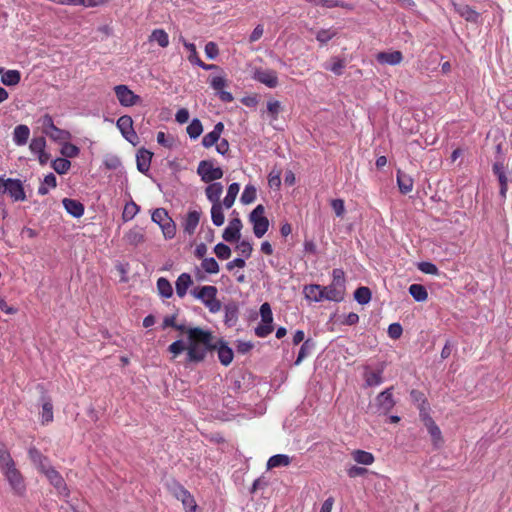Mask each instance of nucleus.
<instances>
[{
    "label": "nucleus",
    "instance_id": "nucleus-1",
    "mask_svg": "<svg viewBox=\"0 0 512 512\" xmlns=\"http://www.w3.org/2000/svg\"><path fill=\"white\" fill-rule=\"evenodd\" d=\"M188 345L186 354V364H198L203 362L208 352L215 350L213 334L209 330L201 327L188 329Z\"/></svg>",
    "mask_w": 512,
    "mask_h": 512
},
{
    "label": "nucleus",
    "instance_id": "nucleus-2",
    "mask_svg": "<svg viewBox=\"0 0 512 512\" xmlns=\"http://www.w3.org/2000/svg\"><path fill=\"white\" fill-rule=\"evenodd\" d=\"M166 489L177 500L182 502L186 512H197V504L193 495L176 479H168L165 483Z\"/></svg>",
    "mask_w": 512,
    "mask_h": 512
},
{
    "label": "nucleus",
    "instance_id": "nucleus-3",
    "mask_svg": "<svg viewBox=\"0 0 512 512\" xmlns=\"http://www.w3.org/2000/svg\"><path fill=\"white\" fill-rule=\"evenodd\" d=\"M152 221L158 224L161 229L164 237L166 239H172L176 234V225L172 218L169 216L168 212L164 208H157L152 213Z\"/></svg>",
    "mask_w": 512,
    "mask_h": 512
},
{
    "label": "nucleus",
    "instance_id": "nucleus-4",
    "mask_svg": "<svg viewBox=\"0 0 512 512\" xmlns=\"http://www.w3.org/2000/svg\"><path fill=\"white\" fill-rule=\"evenodd\" d=\"M264 213L265 207L259 204L249 214V221L253 225V233L257 238L263 237L269 229V220Z\"/></svg>",
    "mask_w": 512,
    "mask_h": 512
},
{
    "label": "nucleus",
    "instance_id": "nucleus-5",
    "mask_svg": "<svg viewBox=\"0 0 512 512\" xmlns=\"http://www.w3.org/2000/svg\"><path fill=\"white\" fill-rule=\"evenodd\" d=\"M0 193L8 194L14 201H24L25 191L21 180L0 177Z\"/></svg>",
    "mask_w": 512,
    "mask_h": 512
},
{
    "label": "nucleus",
    "instance_id": "nucleus-6",
    "mask_svg": "<svg viewBox=\"0 0 512 512\" xmlns=\"http://www.w3.org/2000/svg\"><path fill=\"white\" fill-rule=\"evenodd\" d=\"M197 173L205 183H212L223 177V170L220 167H214L212 160L200 161Z\"/></svg>",
    "mask_w": 512,
    "mask_h": 512
},
{
    "label": "nucleus",
    "instance_id": "nucleus-7",
    "mask_svg": "<svg viewBox=\"0 0 512 512\" xmlns=\"http://www.w3.org/2000/svg\"><path fill=\"white\" fill-rule=\"evenodd\" d=\"M6 480L8 481L13 494L16 496H23L26 492V484L23 475L16 468V465L9 470L3 472Z\"/></svg>",
    "mask_w": 512,
    "mask_h": 512
},
{
    "label": "nucleus",
    "instance_id": "nucleus-8",
    "mask_svg": "<svg viewBox=\"0 0 512 512\" xmlns=\"http://www.w3.org/2000/svg\"><path fill=\"white\" fill-rule=\"evenodd\" d=\"M393 389V386L386 388L376 396L374 405L376 409L375 413L387 415L393 409L396 404L393 398Z\"/></svg>",
    "mask_w": 512,
    "mask_h": 512
},
{
    "label": "nucleus",
    "instance_id": "nucleus-9",
    "mask_svg": "<svg viewBox=\"0 0 512 512\" xmlns=\"http://www.w3.org/2000/svg\"><path fill=\"white\" fill-rule=\"evenodd\" d=\"M260 315L263 324L258 325L255 328V334L258 337H266L273 331V315L271 306L268 302H265L260 307Z\"/></svg>",
    "mask_w": 512,
    "mask_h": 512
},
{
    "label": "nucleus",
    "instance_id": "nucleus-10",
    "mask_svg": "<svg viewBox=\"0 0 512 512\" xmlns=\"http://www.w3.org/2000/svg\"><path fill=\"white\" fill-rule=\"evenodd\" d=\"M243 224L240 218L236 217L230 220L228 226L224 229L222 238L229 243L238 242L241 238Z\"/></svg>",
    "mask_w": 512,
    "mask_h": 512
},
{
    "label": "nucleus",
    "instance_id": "nucleus-11",
    "mask_svg": "<svg viewBox=\"0 0 512 512\" xmlns=\"http://www.w3.org/2000/svg\"><path fill=\"white\" fill-rule=\"evenodd\" d=\"M385 364L381 363L376 370H372L369 365L364 366L363 378L366 387L378 386L383 382V372Z\"/></svg>",
    "mask_w": 512,
    "mask_h": 512
},
{
    "label": "nucleus",
    "instance_id": "nucleus-12",
    "mask_svg": "<svg viewBox=\"0 0 512 512\" xmlns=\"http://www.w3.org/2000/svg\"><path fill=\"white\" fill-rule=\"evenodd\" d=\"M209 84L221 101L230 103L234 100L233 95L230 92L223 90L227 85V80L223 76H213L210 79Z\"/></svg>",
    "mask_w": 512,
    "mask_h": 512
},
{
    "label": "nucleus",
    "instance_id": "nucleus-13",
    "mask_svg": "<svg viewBox=\"0 0 512 512\" xmlns=\"http://www.w3.org/2000/svg\"><path fill=\"white\" fill-rule=\"evenodd\" d=\"M253 79L269 88H275L278 85L277 73L271 69H255Z\"/></svg>",
    "mask_w": 512,
    "mask_h": 512
},
{
    "label": "nucleus",
    "instance_id": "nucleus-14",
    "mask_svg": "<svg viewBox=\"0 0 512 512\" xmlns=\"http://www.w3.org/2000/svg\"><path fill=\"white\" fill-rule=\"evenodd\" d=\"M492 171L497 176L500 185L499 194L501 198L505 199L508 190V179L505 173L503 160L497 159L493 164Z\"/></svg>",
    "mask_w": 512,
    "mask_h": 512
},
{
    "label": "nucleus",
    "instance_id": "nucleus-15",
    "mask_svg": "<svg viewBox=\"0 0 512 512\" xmlns=\"http://www.w3.org/2000/svg\"><path fill=\"white\" fill-rule=\"evenodd\" d=\"M114 91L117 99L123 106H132L140 99V97L134 94L126 85H117Z\"/></svg>",
    "mask_w": 512,
    "mask_h": 512
},
{
    "label": "nucleus",
    "instance_id": "nucleus-16",
    "mask_svg": "<svg viewBox=\"0 0 512 512\" xmlns=\"http://www.w3.org/2000/svg\"><path fill=\"white\" fill-rule=\"evenodd\" d=\"M215 350L218 353L219 361L222 365L228 366L233 361L234 353L233 350L228 346L227 342L223 339L215 341Z\"/></svg>",
    "mask_w": 512,
    "mask_h": 512
},
{
    "label": "nucleus",
    "instance_id": "nucleus-17",
    "mask_svg": "<svg viewBox=\"0 0 512 512\" xmlns=\"http://www.w3.org/2000/svg\"><path fill=\"white\" fill-rule=\"evenodd\" d=\"M44 475L47 477L50 484L54 486L59 493H65L66 495L68 494V489L65 480L63 479L61 474L57 470H55L54 467L47 468Z\"/></svg>",
    "mask_w": 512,
    "mask_h": 512
},
{
    "label": "nucleus",
    "instance_id": "nucleus-18",
    "mask_svg": "<svg viewBox=\"0 0 512 512\" xmlns=\"http://www.w3.org/2000/svg\"><path fill=\"white\" fill-rule=\"evenodd\" d=\"M452 6L462 18L471 23H478L480 13L467 4L452 2Z\"/></svg>",
    "mask_w": 512,
    "mask_h": 512
},
{
    "label": "nucleus",
    "instance_id": "nucleus-19",
    "mask_svg": "<svg viewBox=\"0 0 512 512\" xmlns=\"http://www.w3.org/2000/svg\"><path fill=\"white\" fill-rule=\"evenodd\" d=\"M29 458L33 462V464L37 467V469L41 473H45L47 468H51L52 466L49 463V460L46 456H44L37 448L32 447L28 451Z\"/></svg>",
    "mask_w": 512,
    "mask_h": 512
},
{
    "label": "nucleus",
    "instance_id": "nucleus-20",
    "mask_svg": "<svg viewBox=\"0 0 512 512\" xmlns=\"http://www.w3.org/2000/svg\"><path fill=\"white\" fill-rule=\"evenodd\" d=\"M152 156L153 153L145 148H141L138 150L136 154V163L139 172L147 174V172L150 169Z\"/></svg>",
    "mask_w": 512,
    "mask_h": 512
},
{
    "label": "nucleus",
    "instance_id": "nucleus-21",
    "mask_svg": "<svg viewBox=\"0 0 512 512\" xmlns=\"http://www.w3.org/2000/svg\"><path fill=\"white\" fill-rule=\"evenodd\" d=\"M421 412L423 410L421 409ZM421 418L435 444L442 441L441 430L428 413H421Z\"/></svg>",
    "mask_w": 512,
    "mask_h": 512
},
{
    "label": "nucleus",
    "instance_id": "nucleus-22",
    "mask_svg": "<svg viewBox=\"0 0 512 512\" xmlns=\"http://www.w3.org/2000/svg\"><path fill=\"white\" fill-rule=\"evenodd\" d=\"M322 300L341 302L344 299L345 292L341 289L330 284L328 286H321Z\"/></svg>",
    "mask_w": 512,
    "mask_h": 512
},
{
    "label": "nucleus",
    "instance_id": "nucleus-23",
    "mask_svg": "<svg viewBox=\"0 0 512 512\" xmlns=\"http://www.w3.org/2000/svg\"><path fill=\"white\" fill-rule=\"evenodd\" d=\"M38 388L41 389V401H42V422L48 423L53 420V405L51 398L48 397L44 391V387L42 385H38Z\"/></svg>",
    "mask_w": 512,
    "mask_h": 512
},
{
    "label": "nucleus",
    "instance_id": "nucleus-24",
    "mask_svg": "<svg viewBox=\"0 0 512 512\" xmlns=\"http://www.w3.org/2000/svg\"><path fill=\"white\" fill-rule=\"evenodd\" d=\"M224 323L228 327L236 325L239 316V307L236 302H230L224 306Z\"/></svg>",
    "mask_w": 512,
    "mask_h": 512
},
{
    "label": "nucleus",
    "instance_id": "nucleus-25",
    "mask_svg": "<svg viewBox=\"0 0 512 512\" xmlns=\"http://www.w3.org/2000/svg\"><path fill=\"white\" fill-rule=\"evenodd\" d=\"M63 206L68 214L75 218H80L84 214V205L75 199L64 198Z\"/></svg>",
    "mask_w": 512,
    "mask_h": 512
},
{
    "label": "nucleus",
    "instance_id": "nucleus-26",
    "mask_svg": "<svg viewBox=\"0 0 512 512\" xmlns=\"http://www.w3.org/2000/svg\"><path fill=\"white\" fill-rule=\"evenodd\" d=\"M223 192V185L220 182H212L205 188L207 199L213 204H222L220 197Z\"/></svg>",
    "mask_w": 512,
    "mask_h": 512
},
{
    "label": "nucleus",
    "instance_id": "nucleus-27",
    "mask_svg": "<svg viewBox=\"0 0 512 512\" xmlns=\"http://www.w3.org/2000/svg\"><path fill=\"white\" fill-rule=\"evenodd\" d=\"M217 292L218 290L215 286L207 285L193 289L191 294L205 304V301L216 296Z\"/></svg>",
    "mask_w": 512,
    "mask_h": 512
},
{
    "label": "nucleus",
    "instance_id": "nucleus-28",
    "mask_svg": "<svg viewBox=\"0 0 512 512\" xmlns=\"http://www.w3.org/2000/svg\"><path fill=\"white\" fill-rule=\"evenodd\" d=\"M200 216L201 213L199 211L193 210L188 212L183 223L184 231L186 233L192 235L195 232L200 221Z\"/></svg>",
    "mask_w": 512,
    "mask_h": 512
},
{
    "label": "nucleus",
    "instance_id": "nucleus-29",
    "mask_svg": "<svg viewBox=\"0 0 512 512\" xmlns=\"http://www.w3.org/2000/svg\"><path fill=\"white\" fill-rule=\"evenodd\" d=\"M124 240L127 244L132 246H138L145 241V236L142 228L134 227L130 229L124 236Z\"/></svg>",
    "mask_w": 512,
    "mask_h": 512
},
{
    "label": "nucleus",
    "instance_id": "nucleus-30",
    "mask_svg": "<svg viewBox=\"0 0 512 512\" xmlns=\"http://www.w3.org/2000/svg\"><path fill=\"white\" fill-rule=\"evenodd\" d=\"M377 60L382 64L397 65L403 60V55L400 51L380 52Z\"/></svg>",
    "mask_w": 512,
    "mask_h": 512
},
{
    "label": "nucleus",
    "instance_id": "nucleus-31",
    "mask_svg": "<svg viewBox=\"0 0 512 512\" xmlns=\"http://www.w3.org/2000/svg\"><path fill=\"white\" fill-rule=\"evenodd\" d=\"M1 82L6 86H15L21 80V74L18 70H7L0 67Z\"/></svg>",
    "mask_w": 512,
    "mask_h": 512
},
{
    "label": "nucleus",
    "instance_id": "nucleus-32",
    "mask_svg": "<svg viewBox=\"0 0 512 512\" xmlns=\"http://www.w3.org/2000/svg\"><path fill=\"white\" fill-rule=\"evenodd\" d=\"M192 284V279L190 274L188 273H182L178 276L176 280V293L180 298H183L190 285Z\"/></svg>",
    "mask_w": 512,
    "mask_h": 512
},
{
    "label": "nucleus",
    "instance_id": "nucleus-33",
    "mask_svg": "<svg viewBox=\"0 0 512 512\" xmlns=\"http://www.w3.org/2000/svg\"><path fill=\"white\" fill-rule=\"evenodd\" d=\"M397 184L402 194H408L413 189V179L400 170L397 171Z\"/></svg>",
    "mask_w": 512,
    "mask_h": 512
},
{
    "label": "nucleus",
    "instance_id": "nucleus-34",
    "mask_svg": "<svg viewBox=\"0 0 512 512\" xmlns=\"http://www.w3.org/2000/svg\"><path fill=\"white\" fill-rule=\"evenodd\" d=\"M14 466L15 462L11 457L9 451L6 449L5 445L2 442H0V469L2 473Z\"/></svg>",
    "mask_w": 512,
    "mask_h": 512
},
{
    "label": "nucleus",
    "instance_id": "nucleus-35",
    "mask_svg": "<svg viewBox=\"0 0 512 512\" xmlns=\"http://www.w3.org/2000/svg\"><path fill=\"white\" fill-rule=\"evenodd\" d=\"M345 66V60L336 56L331 58L330 63H325L323 65L325 70L331 71L337 76L343 74V69L345 68Z\"/></svg>",
    "mask_w": 512,
    "mask_h": 512
},
{
    "label": "nucleus",
    "instance_id": "nucleus-36",
    "mask_svg": "<svg viewBox=\"0 0 512 512\" xmlns=\"http://www.w3.org/2000/svg\"><path fill=\"white\" fill-rule=\"evenodd\" d=\"M291 463V458L285 454H276L269 458L267 468L285 467Z\"/></svg>",
    "mask_w": 512,
    "mask_h": 512
},
{
    "label": "nucleus",
    "instance_id": "nucleus-37",
    "mask_svg": "<svg viewBox=\"0 0 512 512\" xmlns=\"http://www.w3.org/2000/svg\"><path fill=\"white\" fill-rule=\"evenodd\" d=\"M149 41L157 42L160 47L165 48L169 45V36L165 30L155 29L152 31Z\"/></svg>",
    "mask_w": 512,
    "mask_h": 512
},
{
    "label": "nucleus",
    "instance_id": "nucleus-38",
    "mask_svg": "<svg viewBox=\"0 0 512 512\" xmlns=\"http://www.w3.org/2000/svg\"><path fill=\"white\" fill-rule=\"evenodd\" d=\"M305 297L311 301L320 302L322 301L321 285L310 284L304 287Z\"/></svg>",
    "mask_w": 512,
    "mask_h": 512
},
{
    "label": "nucleus",
    "instance_id": "nucleus-39",
    "mask_svg": "<svg viewBox=\"0 0 512 512\" xmlns=\"http://www.w3.org/2000/svg\"><path fill=\"white\" fill-rule=\"evenodd\" d=\"M239 189H240V186L238 183H232L229 185L227 194L222 202V205L225 208L229 209L233 206L235 199L238 195Z\"/></svg>",
    "mask_w": 512,
    "mask_h": 512
},
{
    "label": "nucleus",
    "instance_id": "nucleus-40",
    "mask_svg": "<svg viewBox=\"0 0 512 512\" xmlns=\"http://www.w3.org/2000/svg\"><path fill=\"white\" fill-rule=\"evenodd\" d=\"M409 293L417 302H423L428 298L426 288L421 284H412L409 287Z\"/></svg>",
    "mask_w": 512,
    "mask_h": 512
},
{
    "label": "nucleus",
    "instance_id": "nucleus-41",
    "mask_svg": "<svg viewBox=\"0 0 512 512\" xmlns=\"http://www.w3.org/2000/svg\"><path fill=\"white\" fill-rule=\"evenodd\" d=\"M315 342L312 339H306L300 347L295 365H299L304 358H306L310 352L314 349Z\"/></svg>",
    "mask_w": 512,
    "mask_h": 512
},
{
    "label": "nucleus",
    "instance_id": "nucleus-42",
    "mask_svg": "<svg viewBox=\"0 0 512 512\" xmlns=\"http://www.w3.org/2000/svg\"><path fill=\"white\" fill-rule=\"evenodd\" d=\"M371 290L368 287H358L354 292V299L361 305H365L371 300Z\"/></svg>",
    "mask_w": 512,
    "mask_h": 512
},
{
    "label": "nucleus",
    "instance_id": "nucleus-43",
    "mask_svg": "<svg viewBox=\"0 0 512 512\" xmlns=\"http://www.w3.org/2000/svg\"><path fill=\"white\" fill-rule=\"evenodd\" d=\"M211 218L215 226H222L224 224V213L222 204H213L211 207Z\"/></svg>",
    "mask_w": 512,
    "mask_h": 512
},
{
    "label": "nucleus",
    "instance_id": "nucleus-44",
    "mask_svg": "<svg viewBox=\"0 0 512 512\" xmlns=\"http://www.w3.org/2000/svg\"><path fill=\"white\" fill-rule=\"evenodd\" d=\"M353 459L363 465H370L374 462V456L372 453L364 451V450H355L352 453Z\"/></svg>",
    "mask_w": 512,
    "mask_h": 512
},
{
    "label": "nucleus",
    "instance_id": "nucleus-45",
    "mask_svg": "<svg viewBox=\"0 0 512 512\" xmlns=\"http://www.w3.org/2000/svg\"><path fill=\"white\" fill-rule=\"evenodd\" d=\"M157 289L162 297L170 298L173 295V288L170 282L164 277H160L157 280Z\"/></svg>",
    "mask_w": 512,
    "mask_h": 512
},
{
    "label": "nucleus",
    "instance_id": "nucleus-46",
    "mask_svg": "<svg viewBox=\"0 0 512 512\" xmlns=\"http://www.w3.org/2000/svg\"><path fill=\"white\" fill-rule=\"evenodd\" d=\"M202 269L209 274H217L219 272V264L213 257L204 258L201 262Z\"/></svg>",
    "mask_w": 512,
    "mask_h": 512
},
{
    "label": "nucleus",
    "instance_id": "nucleus-47",
    "mask_svg": "<svg viewBox=\"0 0 512 512\" xmlns=\"http://www.w3.org/2000/svg\"><path fill=\"white\" fill-rule=\"evenodd\" d=\"M256 194H257V190H256L255 186H253L251 184L246 185L244 188V191L242 192L240 200L245 205L250 204L255 201Z\"/></svg>",
    "mask_w": 512,
    "mask_h": 512
},
{
    "label": "nucleus",
    "instance_id": "nucleus-48",
    "mask_svg": "<svg viewBox=\"0 0 512 512\" xmlns=\"http://www.w3.org/2000/svg\"><path fill=\"white\" fill-rule=\"evenodd\" d=\"M71 167V162L66 158H57L52 161V168L60 175L67 173Z\"/></svg>",
    "mask_w": 512,
    "mask_h": 512
},
{
    "label": "nucleus",
    "instance_id": "nucleus-49",
    "mask_svg": "<svg viewBox=\"0 0 512 512\" xmlns=\"http://www.w3.org/2000/svg\"><path fill=\"white\" fill-rule=\"evenodd\" d=\"M337 35L336 30L330 29H320L316 34V40L320 42L322 45L328 43L332 38Z\"/></svg>",
    "mask_w": 512,
    "mask_h": 512
},
{
    "label": "nucleus",
    "instance_id": "nucleus-50",
    "mask_svg": "<svg viewBox=\"0 0 512 512\" xmlns=\"http://www.w3.org/2000/svg\"><path fill=\"white\" fill-rule=\"evenodd\" d=\"M139 209L140 208L136 203H134V202L127 203L125 205L123 213H122L123 220L124 221L132 220L135 217V215L138 213Z\"/></svg>",
    "mask_w": 512,
    "mask_h": 512
},
{
    "label": "nucleus",
    "instance_id": "nucleus-51",
    "mask_svg": "<svg viewBox=\"0 0 512 512\" xmlns=\"http://www.w3.org/2000/svg\"><path fill=\"white\" fill-rule=\"evenodd\" d=\"M222 131L223 130H212L210 133L205 135L202 140L203 146L209 148L216 144L220 139Z\"/></svg>",
    "mask_w": 512,
    "mask_h": 512
},
{
    "label": "nucleus",
    "instance_id": "nucleus-52",
    "mask_svg": "<svg viewBox=\"0 0 512 512\" xmlns=\"http://www.w3.org/2000/svg\"><path fill=\"white\" fill-rule=\"evenodd\" d=\"M184 47L189 51L188 60L193 65L199 66L202 60L199 58L198 53L196 51V46L194 43H190L188 41H184Z\"/></svg>",
    "mask_w": 512,
    "mask_h": 512
},
{
    "label": "nucleus",
    "instance_id": "nucleus-53",
    "mask_svg": "<svg viewBox=\"0 0 512 512\" xmlns=\"http://www.w3.org/2000/svg\"><path fill=\"white\" fill-rule=\"evenodd\" d=\"M214 253L220 260H226L231 256V249L228 245L220 242L214 247Z\"/></svg>",
    "mask_w": 512,
    "mask_h": 512
},
{
    "label": "nucleus",
    "instance_id": "nucleus-54",
    "mask_svg": "<svg viewBox=\"0 0 512 512\" xmlns=\"http://www.w3.org/2000/svg\"><path fill=\"white\" fill-rule=\"evenodd\" d=\"M332 275H333V281H332V284H334V286H337V288L341 289L342 291L345 292V275H344V271L342 269H333V272H332Z\"/></svg>",
    "mask_w": 512,
    "mask_h": 512
},
{
    "label": "nucleus",
    "instance_id": "nucleus-55",
    "mask_svg": "<svg viewBox=\"0 0 512 512\" xmlns=\"http://www.w3.org/2000/svg\"><path fill=\"white\" fill-rule=\"evenodd\" d=\"M46 134L55 141H67L70 139L69 130H44Z\"/></svg>",
    "mask_w": 512,
    "mask_h": 512
},
{
    "label": "nucleus",
    "instance_id": "nucleus-56",
    "mask_svg": "<svg viewBox=\"0 0 512 512\" xmlns=\"http://www.w3.org/2000/svg\"><path fill=\"white\" fill-rule=\"evenodd\" d=\"M410 397H411L412 401H414L416 403H419V409L423 410L422 413H427L426 412V407H425V405H427V400H426L424 394L421 391L413 389L410 392Z\"/></svg>",
    "mask_w": 512,
    "mask_h": 512
},
{
    "label": "nucleus",
    "instance_id": "nucleus-57",
    "mask_svg": "<svg viewBox=\"0 0 512 512\" xmlns=\"http://www.w3.org/2000/svg\"><path fill=\"white\" fill-rule=\"evenodd\" d=\"M29 148H30L31 152L34 154L45 151V148H46L45 138L44 137L33 138L29 145Z\"/></svg>",
    "mask_w": 512,
    "mask_h": 512
},
{
    "label": "nucleus",
    "instance_id": "nucleus-58",
    "mask_svg": "<svg viewBox=\"0 0 512 512\" xmlns=\"http://www.w3.org/2000/svg\"><path fill=\"white\" fill-rule=\"evenodd\" d=\"M79 152L80 150L77 146L68 142H65L61 148V154L65 156L66 159L78 156Z\"/></svg>",
    "mask_w": 512,
    "mask_h": 512
},
{
    "label": "nucleus",
    "instance_id": "nucleus-59",
    "mask_svg": "<svg viewBox=\"0 0 512 512\" xmlns=\"http://www.w3.org/2000/svg\"><path fill=\"white\" fill-rule=\"evenodd\" d=\"M36 128H57L49 114L41 115L36 121Z\"/></svg>",
    "mask_w": 512,
    "mask_h": 512
},
{
    "label": "nucleus",
    "instance_id": "nucleus-60",
    "mask_svg": "<svg viewBox=\"0 0 512 512\" xmlns=\"http://www.w3.org/2000/svg\"><path fill=\"white\" fill-rule=\"evenodd\" d=\"M157 142L166 147L172 148L175 145V139L173 136L166 135L164 132L160 131L157 135Z\"/></svg>",
    "mask_w": 512,
    "mask_h": 512
},
{
    "label": "nucleus",
    "instance_id": "nucleus-61",
    "mask_svg": "<svg viewBox=\"0 0 512 512\" xmlns=\"http://www.w3.org/2000/svg\"><path fill=\"white\" fill-rule=\"evenodd\" d=\"M184 350H187V346L183 340L178 339L169 345L168 351L174 355V357L181 354Z\"/></svg>",
    "mask_w": 512,
    "mask_h": 512
},
{
    "label": "nucleus",
    "instance_id": "nucleus-62",
    "mask_svg": "<svg viewBox=\"0 0 512 512\" xmlns=\"http://www.w3.org/2000/svg\"><path fill=\"white\" fill-rule=\"evenodd\" d=\"M104 165L109 170H116L121 166V160L116 155H107L104 159Z\"/></svg>",
    "mask_w": 512,
    "mask_h": 512
},
{
    "label": "nucleus",
    "instance_id": "nucleus-63",
    "mask_svg": "<svg viewBox=\"0 0 512 512\" xmlns=\"http://www.w3.org/2000/svg\"><path fill=\"white\" fill-rule=\"evenodd\" d=\"M236 248L240 251L244 259L249 258L253 251L252 244L247 240L240 241Z\"/></svg>",
    "mask_w": 512,
    "mask_h": 512
},
{
    "label": "nucleus",
    "instance_id": "nucleus-64",
    "mask_svg": "<svg viewBox=\"0 0 512 512\" xmlns=\"http://www.w3.org/2000/svg\"><path fill=\"white\" fill-rule=\"evenodd\" d=\"M205 54H206L207 58H209L211 60L216 59L219 55V49H218L217 44L213 41L206 43Z\"/></svg>",
    "mask_w": 512,
    "mask_h": 512
}]
</instances>
